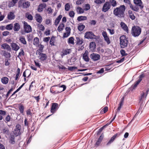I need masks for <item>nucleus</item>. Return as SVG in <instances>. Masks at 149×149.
<instances>
[{
	"label": "nucleus",
	"mask_w": 149,
	"mask_h": 149,
	"mask_svg": "<svg viewBox=\"0 0 149 149\" xmlns=\"http://www.w3.org/2000/svg\"><path fill=\"white\" fill-rule=\"evenodd\" d=\"M77 13L79 14L83 13L84 12V8L83 9L81 8L78 7L76 9Z\"/></svg>",
	"instance_id": "36"
},
{
	"label": "nucleus",
	"mask_w": 149,
	"mask_h": 149,
	"mask_svg": "<svg viewBox=\"0 0 149 149\" xmlns=\"http://www.w3.org/2000/svg\"><path fill=\"white\" fill-rule=\"evenodd\" d=\"M25 54L24 52L22 49H21V51L19 53V55L18 56V57H19L22 56H24Z\"/></svg>",
	"instance_id": "55"
},
{
	"label": "nucleus",
	"mask_w": 149,
	"mask_h": 149,
	"mask_svg": "<svg viewBox=\"0 0 149 149\" xmlns=\"http://www.w3.org/2000/svg\"><path fill=\"white\" fill-rule=\"evenodd\" d=\"M128 43V37L125 35H122V49L126 47Z\"/></svg>",
	"instance_id": "4"
},
{
	"label": "nucleus",
	"mask_w": 149,
	"mask_h": 149,
	"mask_svg": "<svg viewBox=\"0 0 149 149\" xmlns=\"http://www.w3.org/2000/svg\"><path fill=\"white\" fill-rule=\"evenodd\" d=\"M17 92L16 90L12 94V95L10 97V98L12 97H13V98H12V99H14L16 98L17 96V94H15Z\"/></svg>",
	"instance_id": "54"
},
{
	"label": "nucleus",
	"mask_w": 149,
	"mask_h": 149,
	"mask_svg": "<svg viewBox=\"0 0 149 149\" xmlns=\"http://www.w3.org/2000/svg\"><path fill=\"white\" fill-rule=\"evenodd\" d=\"M13 28V26L12 24H10L7 25L5 27L6 29L8 30H11Z\"/></svg>",
	"instance_id": "41"
},
{
	"label": "nucleus",
	"mask_w": 149,
	"mask_h": 149,
	"mask_svg": "<svg viewBox=\"0 0 149 149\" xmlns=\"http://www.w3.org/2000/svg\"><path fill=\"white\" fill-rule=\"evenodd\" d=\"M11 47L13 50L16 51H17L20 48L19 45L14 42H13L11 43Z\"/></svg>",
	"instance_id": "21"
},
{
	"label": "nucleus",
	"mask_w": 149,
	"mask_h": 149,
	"mask_svg": "<svg viewBox=\"0 0 149 149\" xmlns=\"http://www.w3.org/2000/svg\"><path fill=\"white\" fill-rule=\"evenodd\" d=\"M88 54V50H86L82 55L83 59L86 62H88L89 61Z\"/></svg>",
	"instance_id": "15"
},
{
	"label": "nucleus",
	"mask_w": 149,
	"mask_h": 149,
	"mask_svg": "<svg viewBox=\"0 0 149 149\" xmlns=\"http://www.w3.org/2000/svg\"><path fill=\"white\" fill-rule=\"evenodd\" d=\"M102 35L103 37L104 40L106 41L109 45L110 43V41L109 36L107 35V33L106 31H103L102 33Z\"/></svg>",
	"instance_id": "13"
},
{
	"label": "nucleus",
	"mask_w": 149,
	"mask_h": 149,
	"mask_svg": "<svg viewBox=\"0 0 149 149\" xmlns=\"http://www.w3.org/2000/svg\"><path fill=\"white\" fill-rule=\"evenodd\" d=\"M140 83V81L138 79L130 87L131 91L132 92L135 90Z\"/></svg>",
	"instance_id": "12"
},
{
	"label": "nucleus",
	"mask_w": 149,
	"mask_h": 149,
	"mask_svg": "<svg viewBox=\"0 0 149 149\" xmlns=\"http://www.w3.org/2000/svg\"><path fill=\"white\" fill-rule=\"evenodd\" d=\"M46 4L45 3H42L39 4L38 8V11L39 12H42L44 8H45Z\"/></svg>",
	"instance_id": "20"
},
{
	"label": "nucleus",
	"mask_w": 149,
	"mask_h": 149,
	"mask_svg": "<svg viewBox=\"0 0 149 149\" xmlns=\"http://www.w3.org/2000/svg\"><path fill=\"white\" fill-rule=\"evenodd\" d=\"M111 4H110L109 2H106L104 4L102 10L105 12L107 11L110 8Z\"/></svg>",
	"instance_id": "14"
},
{
	"label": "nucleus",
	"mask_w": 149,
	"mask_h": 149,
	"mask_svg": "<svg viewBox=\"0 0 149 149\" xmlns=\"http://www.w3.org/2000/svg\"><path fill=\"white\" fill-rule=\"evenodd\" d=\"M103 138L104 135H103V134H102L100 136L99 138L98 139L96 143L95 144V146L96 147H97L99 146L101 143L102 141V140L103 139Z\"/></svg>",
	"instance_id": "19"
},
{
	"label": "nucleus",
	"mask_w": 149,
	"mask_h": 149,
	"mask_svg": "<svg viewBox=\"0 0 149 149\" xmlns=\"http://www.w3.org/2000/svg\"><path fill=\"white\" fill-rule=\"evenodd\" d=\"M10 143L12 144H14L15 143V137L13 135H11L10 138Z\"/></svg>",
	"instance_id": "45"
},
{
	"label": "nucleus",
	"mask_w": 149,
	"mask_h": 149,
	"mask_svg": "<svg viewBox=\"0 0 149 149\" xmlns=\"http://www.w3.org/2000/svg\"><path fill=\"white\" fill-rule=\"evenodd\" d=\"M130 8L133 10L138 12L139 11V8L138 6H134L133 5Z\"/></svg>",
	"instance_id": "43"
},
{
	"label": "nucleus",
	"mask_w": 149,
	"mask_h": 149,
	"mask_svg": "<svg viewBox=\"0 0 149 149\" xmlns=\"http://www.w3.org/2000/svg\"><path fill=\"white\" fill-rule=\"evenodd\" d=\"M26 114L27 115L32 116V113L31 112V110L30 109H29L26 111Z\"/></svg>",
	"instance_id": "64"
},
{
	"label": "nucleus",
	"mask_w": 149,
	"mask_h": 149,
	"mask_svg": "<svg viewBox=\"0 0 149 149\" xmlns=\"http://www.w3.org/2000/svg\"><path fill=\"white\" fill-rule=\"evenodd\" d=\"M61 88H63V89L62 90H59L58 91H59V92H60V93L64 91L66 89V86L65 85H62L60 87H59V89H60Z\"/></svg>",
	"instance_id": "58"
},
{
	"label": "nucleus",
	"mask_w": 149,
	"mask_h": 149,
	"mask_svg": "<svg viewBox=\"0 0 149 149\" xmlns=\"http://www.w3.org/2000/svg\"><path fill=\"white\" fill-rule=\"evenodd\" d=\"M87 19V17L86 16H79L77 17V20L79 21H81Z\"/></svg>",
	"instance_id": "37"
},
{
	"label": "nucleus",
	"mask_w": 149,
	"mask_h": 149,
	"mask_svg": "<svg viewBox=\"0 0 149 149\" xmlns=\"http://www.w3.org/2000/svg\"><path fill=\"white\" fill-rule=\"evenodd\" d=\"M38 27L39 29L42 31H43L45 29V27L42 24L38 25Z\"/></svg>",
	"instance_id": "61"
},
{
	"label": "nucleus",
	"mask_w": 149,
	"mask_h": 149,
	"mask_svg": "<svg viewBox=\"0 0 149 149\" xmlns=\"http://www.w3.org/2000/svg\"><path fill=\"white\" fill-rule=\"evenodd\" d=\"M84 7V9L85 11H86L89 10L91 8L90 6L88 3L85 4Z\"/></svg>",
	"instance_id": "44"
},
{
	"label": "nucleus",
	"mask_w": 149,
	"mask_h": 149,
	"mask_svg": "<svg viewBox=\"0 0 149 149\" xmlns=\"http://www.w3.org/2000/svg\"><path fill=\"white\" fill-rule=\"evenodd\" d=\"M142 82L144 84H147L146 86L149 84V79L144 78Z\"/></svg>",
	"instance_id": "47"
},
{
	"label": "nucleus",
	"mask_w": 149,
	"mask_h": 149,
	"mask_svg": "<svg viewBox=\"0 0 149 149\" xmlns=\"http://www.w3.org/2000/svg\"><path fill=\"white\" fill-rule=\"evenodd\" d=\"M19 40L20 42L23 44L24 45H26V42L25 38L23 36H22L20 37Z\"/></svg>",
	"instance_id": "35"
},
{
	"label": "nucleus",
	"mask_w": 149,
	"mask_h": 149,
	"mask_svg": "<svg viewBox=\"0 0 149 149\" xmlns=\"http://www.w3.org/2000/svg\"><path fill=\"white\" fill-rule=\"evenodd\" d=\"M134 3L136 6L140 3H141L142 2L141 0H133Z\"/></svg>",
	"instance_id": "60"
},
{
	"label": "nucleus",
	"mask_w": 149,
	"mask_h": 149,
	"mask_svg": "<svg viewBox=\"0 0 149 149\" xmlns=\"http://www.w3.org/2000/svg\"><path fill=\"white\" fill-rule=\"evenodd\" d=\"M74 38L73 37H71L68 39V43L71 44H74Z\"/></svg>",
	"instance_id": "51"
},
{
	"label": "nucleus",
	"mask_w": 149,
	"mask_h": 149,
	"mask_svg": "<svg viewBox=\"0 0 149 149\" xmlns=\"http://www.w3.org/2000/svg\"><path fill=\"white\" fill-rule=\"evenodd\" d=\"M20 70L19 68H18L17 72L15 76V80H17L20 74Z\"/></svg>",
	"instance_id": "50"
},
{
	"label": "nucleus",
	"mask_w": 149,
	"mask_h": 149,
	"mask_svg": "<svg viewBox=\"0 0 149 149\" xmlns=\"http://www.w3.org/2000/svg\"><path fill=\"white\" fill-rule=\"evenodd\" d=\"M3 133L6 134L7 135H8L9 133L8 129L6 127L3 128L2 130Z\"/></svg>",
	"instance_id": "48"
},
{
	"label": "nucleus",
	"mask_w": 149,
	"mask_h": 149,
	"mask_svg": "<svg viewBox=\"0 0 149 149\" xmlns=\"http://www.w3.org/2000/svg\"><path fill=\"white\" fill-rule=\"evenodd\" d=\"M15 15L14 13L10 12L8 15L7 18L9 20H12L15 19Z\"/></svg>",
	"instance_id": "22"
},
{
	"label": "nucleus",
	"mask_w": 149,
	"mask_h": 149,
	"mask_svg": "<svg viewBox=\"0 0 149 149\" xmlns=\"http://www.w3.org/2000/svg\"><path fill=\"white\" fill-rule=\"evenodd\" d=\"M65 30L66 32L70 34L71 29L69 26H67L65 28Z\"/></svg>",
	"instance_id": "63"
},
{
	"label": "nucleus",
	"mask_w": 149,
	"mask_h": 149,
	"mask_svg": "<svg viewBox=\"0 0 149 149\" xmlns=\"http://www.w3.org/2000/svg\"><path fill=\"white\" fill-rule=\"evenodd\" d=\"M31 74V72L28 70H26L23 73V76L24 77H26V75H28L27 77H29Z\"/></svg>",
	"instance_id": "30"
},
{
	"label": "nucleus",
	"mask_w": 149,
	"mask_h": 149,
	"mask_svg": "<svg viewBox=\"0 0 149 149\" xmlns=\"http://www.w3.org/2000/svg\"><path fill=\"white\" fill-rule=\"evenodd\" d=\"M8 79L6 77H3L1 79V81L2 83L6 84L8 83Z\"/></svg>",
	"instance_id": "34"
},
{
	"label": "nucleus",
	"mask_w": 149,
	"mask_h": 149,
	"mask_svg": "<svg viewBox=\"0 0 149 149\" xmlns=\"http://www.w3.org/2000/svg\"><path fill=\"white\" fill-rule=\"evenodd\" d=\"M70 8V6L69 3H66L65 5V9L66 11H68L69 10Z\"/></svg>",
	"instance_id": "53"
},
{
	"label": "nucleus",
	"mask_w": 149,
	"mask_h": 149,
	"mask_svg": "<svg viewBox=\"0 0 149 149\" xmlns=\"http://www.w3.org/2000/svg\"><path fill=\"white\" fill-rule=\"evenodd\" d=\"M11 118L9 114L5 118V121L6 123H8L10 121Z\"/></svg>",
	"instance_id": "52"
},
{
	"label": "nucleus",
	"mask_w": 149,
	"mask_h": 149,
	"mask_svg": "<svg viewBox=\"0 0 149 149\" xmlns=\"http://www.w3.org/2000/svg\"><path fill=\"white\" fill-rule=\"evenodd\" d=\"M120 133H116L113 136H112L109 141L108 142V143H107L106 145L107 146H110L111 144L112 143L113 141H114L115 139L120 135Z\"/></svg>",
	"instance_id": "10"
},
{
	"label": "nucleus",
	"mask_w": 149,
	"mask_h": 149,
	"mask_svg": "<svg viewBox=\"0 0 149 149\" xmlns=\"http://www.w3.org/2000/svg\"><path fill=\"white\" fill-rule=\"evenodd\" d=\"M90 49L91 51H94L95 49V44L94 42H91L89 45Z\"/></svg>",
	"instance_id": "28"
},
{
	"label": "nucleus",
	"mask_w": 149,
	"mask_h": 149,
	"mask_svg": "<svg viewBox=\"0 0 149 149\" xmlns=\"http://www.w3.org/2000/svg\"><path fill=\"white\" fill-rule=\"evenodd\" d=\"M2 47L4 49H6L8 51H10L11 49L9 45L6 44L4 43L3 44L1 45Z\"/></svg>",
	"instance_id": "26"
},
{
	"label": "nucleus",
	"mask_w": 149,
	"mask_h": 149,
	"mask_svg": "<svg viewBox=\"0 0 149 149\" xmlns=\"http://www.w3.org/2000/svg\"><path fill=\"white\" fill-rule=\"evenodd\" d=\"M113 13L116 16L118 17H121V6L113 10Z\"/></svg>",
	"instance_id": "9"
},
{
	"label": "nucleus",
	"mask_w": 149,
	"mask_h": 149,
	"mask_svg": "<svg viewBox=\"0 0 149 149\" xmlns=\"http://www.w3.org/2000/svg\"><path fill=\"white\" fill-rule=\"evenodd\" d=\"M18 108L20 113L23 115L24 109V107L23 105L21 104H19L18 105Z\"/></svg>",
	"instance_id": "23"
},
{
	"label": "nucleus",
	"mask_w": 149,
	"mask_h": 149,
	"mask_svg": "<svg viewBox=\"0 0 149 149\" xmlns=\"http://www.w3.org/2000/svg\"><path fill=\"white\" fill-rule=\"evenodd\" d=\"M26 17L29 20H32L33 19V17L29 13H26Z\"/></svg>",
	"instance_id": "42"
},
{
	"label": "nucleus",
	"mask_w": 149,
	"mask_h": 149,
	"mask_svg": "<svg viewBox=\"0 0 149 149\" xmlns=\"http://www.w3.org/2000/svg\"><path fill=\"white\" fill-rule=\"evenodd\" d=\"M39 39L38 37H36L34 38L33 44L36 46H38L39 45Z\"/></svg>",
	"instance_id": "31"
},
{
	"label": "nucleus",
	"mask_w": 149,
	"mask_h": 149,
	"mask_svg": "<svg viewBox=\"0 0 149 149\" xmlns=\"http://www.w3.org/2000/svg\"><path fill=\"white\" fill-rule=\"evenodd\" d=\"M109 3L113 7L115 6L116 5V1L115 0H110Z\"/></svg>",
	"instance_id": "46"
},
{
	"label": "nucleus",
	"mask_w": 149,
	"mask_h": 149,
	"mask_svg": "<svg viewBox=\"0 0 149 149\" xmlns=\"http://www.w3.org/2000/svg\"><path fill=\"white\" fill-rule=\"evenodd\" d=\"M36 19L37 22L39 23H41L42 21V17L39 14L36 15Z\"/></svg>",
	"instance_id": "29"
},
{
	"label": "nucleus",
	"mask_w": 149,
	"mask_h": 149,
	"mask_svg": "<svg viewBox=\"0 0 149 149\" xmlns=\"http://www.w3.org/2000/svg\"><path fill=\"white\" fill-rule=\"evenodd\" d=\"M108 110V107H105L102 109L100 111V113L102 114L106 113Z\"/></svg>",
	"instance_id": "40"
},
{
	"label": "nucleus",
	"mask_w": 149,
	"mask_h": 149,
	"mask_svg": "<svg viewBox=\"0 0 149 149\" xmlns=\"http://www.w3.org/2000/svg\"><path fill=\"white\" fill-rule=\"evenodd\" d=\"M24 28L25 32L29 33L32 31V29L31 26L27 24L26 22H24Z\"/></svg>",
	"instance_id": "11"
},
{
	"label": "nucleus",
	"mask_w": 149,
	"mask_h": 149,
	"mask_svg": "<svg viewBox=\"0 0 149 149\" xmlns=\"http://www.w3.org/2000/svg\"><path fill=\"white\" fill-rule=\"evenodd\" d=\"M95 37L96 36L92 31L87 32L85 34V38L88 39L95 38Z\"/></svg>",
	"instance_id": "6"
},
{
	"label": "nucleus",
	"mask_w": 149,
	"mask_h": 149,
	"mask_svg": "<svg viewBox=\"0 0 149 149\" xmlns=\"http://www.w3.org/2000/svg\"><path fill=\"white\" fill-rule=\"evenodd\" d=\"M122 29L127 34L129 33V29L127 25L124 22L122 21Z\"/></svg>",
	"instance_id": "18"
},
{
	"label": "nucleus",
	"mask_w": 149,
	"mask_h": 149,
	"mask_svg": "<svg viewBox=\"0 0 149 149\" xmlns=\"http://www.w3.org/2000/svg\"><path fill=\"white\" fill-rule=\"evenodd\" d=\"M148 79H149V71L144 70L142 72L141 74L139 75L138 77L139 79L138 80L141 82L142 81L143 78Z\"/></svg>",
	"instance_id": "3"
},
{
	"label": "nucleus",
	"mask_w": 149,
	"mask_h": 149,
	"mask_svg": "<svg viewBox=\"0 0 149 149\" xmlns=\"http://www.w3.org/2000/svg\"><path fill=\"white\" fill-rule=\"evenodd\" d=\"M72 50L71 49H63L61 52V56L62 57L63 56L69 54L71 53Z\"/></svg>",
	"instance_id": "16"
},
{
	"label": "nucleus",
	"mask_w": 149,
	"mask_h": 149,
	"mask_svg": "<svg viewBox=\"0 0 149 149\" xmlns=\"http://www.w3.org/2000/svg\"><path fill=\"white\" fill-rule=\"evenodd\" d=\"M56 37L52 36L50 40V41L49 42L50 44L51 45H54V41H55V39Z\"/></svg>",
	"instance_id": "39"
},
{
	"label": "nucleus",
	"mask_w": 149,
	"mask_h": 149,
	"mask_svg": "<svg viewBox=\"0 0 149 149\" xmlns=\"http://www.w3.org/2000/svg\"><path fill=\"white\" fill-rule=\"evenodd\" d=\"M21 128V125L19 124H17L16 125L15 129L13 132L15 136H17L21 134V132H20Z\"/></svg>",
	"instance_id": "5"
},
{
	"label": "nucleus",
	"mask_w": 149,
	"mask_h": 149,
	"mask_svg": "<svg viewBox=\"0 0 149 149\" xmlns=\"http://www.w3.org/2000/svg\"><path fill=\"white\" fill-rule=\"evenodd\" d=\"M58 108V104L56 103L52 104L50 112L53 114L55 113Z\"/></svg>",
	"instance_id": "7"
},
{
	"label": "nucleus",
	"mask_w": 149,
	"mask_h": 149,
	"mask_svg": "<svg viewBox=\"0 0 149 149\" xmlns=\"http://www.w3.org/2000/svg\"><path fill=\"white\" fill-rule=\"evenodd\" d=\"M85 27V26L84 25L82 24L78 26V29L79 31H82L84 29Z\"/></svg>",
	"instance_id": "56"
},
{
	"label": "nucleus",
	"mask_w": 149,
	"mask_h": 149,
	"mask_svg": "<svg viewBox=\"0 0 149 149\" xmlns=\"http://www.w3.org/2000/svg\"><path fill=\"white\" fill-rule=\"evenodd\" d=\"M64 26L65 25L64 23H60L57 29L58 31L59 32H60L61 31H62L63 30Z\"/></svg>",
	"instance_id": "33"
},
{
	"label": "nucleus",
	"mask_w": 149,
	"mask_h": 149,
	"mask_svg": "<svg viewBox=\"0 0 149 149\" xmlns=\"http://www.w3.org/2000/svg\"><path fill=\"white\" fill-rule=\"evenodd\" d=\"M128 54L126 53L125 51L122 49V57L126 56Z\"/></svg>",
	"instance_id": "57"
},
{
	"label": "nucleus",
	"mask_w": 149,
	"mask_h": 149,
	"mask_svg": "<svg viewBox=\"0 0 149 149\" xmlns=\"http://www.w3.org/2000/svg\"><path fill=\"white\" fill-rule=\"evenodd\" d=\"M141 28L140 26L134 25L131 29V34L134 37H137L141 34Z\"/></svg>",
	"instance_id": "1"
},
{
	"label": "nucleus",
	"mask_w": 149,
	"mask_h": 149,
	"mask_svg": "<svg viewBox=\"0 0 149 149\" xmlns=\"http://www.w3.org/2000/svg\"><path fill=\"white\" fill-rule=\"evenodd\" d=\"M84 0H77L76 2V4L78 5H80L84 3Z\"/></svg>",
	"instance_id": "59"
},
{
	"label": "nucleus",
	"mask_w": 149,
	"mask_h": 149,
	"mask_svg": "<svg viewBox=\"0 0 149 149\" xmlns=\"http://www.w3.org/2000/svg\"><path fill=\"white\" fill-rule=\"evenodd\" d=\"M18 7L23 9L27 8L30 6V2L26 0H19L18 3Z\"/></svg>",
	"instance_id": "2"
},
{
	"label": "nucleus",
	"mask_w": 149,
	"mask_h": 149,
	"mask_svg": "<svg viewBox=\"0 0 149 149\" xmlns=\"http://www.w3.org/2000/svg\"><path fill=\"white\" fill-rule=\"evenodd\" d=\"M149 92V88H147L146 91V92H143L142 93L141 95V98H146L148 95V94Z\"/></svg>",
	"instance_id": "24"
},
{
	"label": "nucleus",
	"mask_w": 149,
	"mask_h": 149,
	"mask_svg": "<svg viewBox=\"0 0 149 149\" xmlns=\"http://www.w3.org/2000/svg\"><path fill=\"white\" fill-rule=\"evenodd\" d=\"M37 54L39 55L38 58L41 61H43L46 60L47 58V56L45 54H44L42 53L39 52L37 53Z\"/></svg>",
	"instance_id": "17"
},
{
	"label": "nucleus",
	"mask_w": 149,
	"mask_h": 149,
	"mask_svg": "<svg viewBox=\"0 0 149 149\" xmlns=\"http://www.w3.org/2000/svg\"><path fill=\"white\" fill-rule=\"evenodd\" d=\"M121 108V101H120L119 104V106L118 107L117 109V111H116V113H118L120 109Z\"/></svg>",
	"instance_id": "62"
},
{
	"label": "nucleus",
	"mask_w": 149,
	"mask_h": 149,
	"mask_svg": "<svg viewBox=\"0 0 149 149\" xmlns=\"http://www.w3.org/2000/svg\"><path fill=\"white\" fill-rule=\"evenodd\" d=\"M44 47V45H40L39 46V49L36 51V54H37V53H38L39 52L40 53H42L43 52V50Z\"/></svg>",
	"instance_id": "38"
},
{
	"label": "nucleus",
	"mask_w": 149,
	"mask_h": 149,
	"mask_svg": "<svg viewBox=\"0 0 149 149\" xmlns=\"http://www.w3.org/2000/svg\"><path fill=\"white\" fill-rule=\"evenodd\" d=\"M20 29V26L19 23H15L14 24L13 30L14 31H18Z\"/></svg>",
	"instance_id": "25"
},
{
	"label": "nucleus",
	"mask_w": 149,
	"mask_h": 149,
	"mask_svg": "<svg viewBox=\"0 0 149 149\" xmlns=\"http://www.w3.org/2000/svg\"><path fill=\"white\" fill-rule=\"evenodd\" d=\"M62 17V16L61 15H59L56 19L54 22V25L55 26H57L58 24L59 23V22L61 19Z\"/></svg>",
	"instance_id": "27"
},
{
	"label": "nucleus",
	"mask_w": 149,
	"mask_h": 149,
	"mask_svg": "<svg viewBox=\"0 0 149 149\" xmlns=\"http://www.w3.org/2000/svg\"><path fill=\"white\" fill-rule=\"evenodd\" d=\"M77 40L76 44L77 45H81L83 42V40L82 38H81L80 37H76Z\"/></svg>",
	"instance_id": "32"
},
{
	"label": "nucleus",
	"mask_w": 149,
	"mask_h": 149,
	"mask_svg": "<svg viewBox=\"0 0 149 149\" xmlns=\"http://www.w3.org/2000/svg\"><path fill=\"white\" fill-rule=\"evenodd\" d=\"M105 0H94V2L97 4H100L104 2Z\"/></svg>",
	"instance_id": "49"
},
{
	"label": "nucleus",
	"mask_w": 149,
	"mask_h": 149,
	"mask_svg": "<svg viewBox=\"0 0 149 149\" xmlns=\"http://www.w3.org/2000/svg\"><path fill=\"white\" fill-rule=\"evenodd\" d=\"M90 56L91 59L94 61L98 60L100 58V54L94 53L91 54Z\"/></svg>",
	"instance_id": "8"
}]
</instances>
